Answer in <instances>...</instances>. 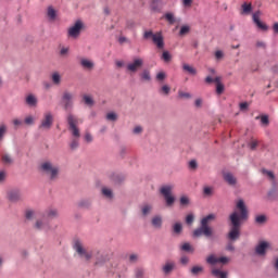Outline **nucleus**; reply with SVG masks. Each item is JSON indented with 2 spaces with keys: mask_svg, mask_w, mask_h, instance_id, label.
Returning a JSON list of instances; mask_svg holds the SVG:
<instances>
[{
  "mask_svg": "<svg viewBox=\"0 0 278 278\" xmlns=\"http://www.w3.org/2000/svg\"><path fill=\"white\" fill-rule=\"evenodd\" d=\"M83 99H84L86 105H94V100H92V97H90V96H84Z\"/></svg>",
  "mask_w": 278,
  "mask_h": 278,
  "instance_id": "nucleus-42",
  "label": "nucleus"
},
{
  "mask_svg": "<svg viewBox=\"0 0 278 278\" xmlns=\"http://www.w3.org/2000/svg\"><path fill=\"white\" fill-rule=\"evenodd\" d=\"M224 56H225V54L223 53V51L217 50V51L215 52V58H216V60H223Z\"/></svg>",
  "mask_w": 278,
  "mask_h": 278,
  "instance_id": "nucleus-55",
  "label": "nucleus"
},
{
  "mask_svg": "<svg viewBox=\"0 0 278 278\" xmlns=\"http://www.w3.org/2000/svg\"><path fill=\"white\" fill-rule=\"evenodd\" d=\"M68 54V48H62L60 51V55H67Z\"/></svg>",
  "mask_w": 278,
  "mask_h": 278,
  "instance_id": "nucleus-64",
  "label": "nucleus"
},
{
  "mask_svg": "<svg viewBox=\"0 0 278 278\" xmlns=\"http://www.w3.org/2000/svg\"><path fill=\"white\" fill-rule=\"evenodd\" d=\"M182 70L189 73L190 75H197V70L189 64H184Z\"/></svg>",
  "mask_w": 278,
  "mask_h": 278,
  "instance_id": "nucleus-30",
  "label": "nucleus"
},
{
  "mask_svg": "<svg viewBox=\"0 0 278 278\" xmlns=\"http://www.w3.org/2000/svg\"><path fill=\"white\" fill-rule=\"evenodd\" d=\"M80 65L83 68H87V71H92V68H94V63L88 59H81Z\"/></svg>",
  "mask_w": 278,
  "mask_h": 278,
  "instance_id": "nucleus-19",
  "label": "nucleus"
},
{
  "mask_svg": "<svg viewBox=\"0 0 278 278\" xmlns=\"http://www.w3.org/2000/svg\"><path fill=\"white\" fill-rule=\"evenodd\" d=\"M190 33V26H181L179 36H186V34Z\"/></svg>",
  "mask_w": 278,
  "mask_h": 278,
  "instance_id": "nucleus-45",
  "label": "nucleus"
},
{
  "mask_svg": "<svg viewBox=\"0 0 278 278\" xmlns=\"http://www.w3.org/2000/svg\"><path fill=\"white\" fill-rule=\"evenodd\" d=\"M48 218H58V210L50 208L46 212Z\"/></svg>",
  "mask_w": 278,
  "mask_h": 278,
  "instance_id": "nucleus-33",
  "label": "nucleus"
},
{
  "mask_svg": "<svg viewBox=\"0 0 278 278\" xmlns=\"http://www.w3.org/2000/svg\"><path fill=\"white\" fill-rule=\"evenodd\" d=\"M164 18L167 21V23H169V25H175V14L173 13H166L164 15Z\"/></svg>",
  "mask_w": 278,
  "mask_h": 278,
  "instance_id": "nucleus-32",
  "label": "nucleus"
},
{
  "mask_svg": "<svg viewBox=\"0 0 278 278\" xmlns=\"http://www.w3.org/2000/svg\"><path fill=\"white\" fill-rule=\"evenodd\" d=\"M75 99V94L71 91H64L61 98V105H63V110L68 112V110H73V100Z\"/></svg>",
  "mask_w": 278,
  "mask_h": 278,
  "instance_id": "nucleus-8",
  "label": "nucleus"
},
{
  "mask_svg": "<svg viewBox=\"0 0 278 278\" xmlns=\"http://www.w3.org/2000/svg\"><path fill=\"white\" fill-rule=\"evenodd\" d=\"M222 79L223 78L220 76L214 78L217 94H223V92H225V85H223Z\"/></svg>",
  "mask_w": 278,
  "mask_h": 278,
  "instance_id": "nucleus-17",
  "label": "nucleus"
},
{
  "mask_svg": "<svg viewBox=\"0 0 278 278\" xmlns=\"http://www.w3.org/2000/svg\"><path fill=\"white\" fill-rule=\"evenodd\" d=\"M51 127H53V114H51V112H47L43 114V118L41 119L39 129L49 130L51 129Z\"/></svg>",
  "mask_w": 278,
  "mask_h": 278,
  "instance_id": "nucleus-10",
  "label": "nucleus"
},
{
  "mask_svg": "<svg viewBox=\"0 0 278 278\" xmlns=\"http://www.w3.org/2000/svg\"><path fill=\"white\" fill-rule=\"evenodd\" d=\"M241 14H251V12H253V7L251 5V3H247L244 2L242 5H241Z\"/></svg>",
  "mask_w": 278,
  "mask_h": 278,
  "instance_id": "nucleus-25",
  "label": "nucleus"
},
{
  "mask_svg": "<svg viewBox=\"0 0 278 278\" xmlns=\"http://www.w3.org/2000/svg\"><path fill=\"white\" fill-rule=\"evenodd\" d=\"M203 270V266L195 265L190 269V273L193 277H199V275H202Z\"/></svg>",
  "mask_w": 278,
  "mask_h": 278,
  "instance_id": "nucleus-23",
  "label": "nucleus"
},
{
  "mask_svg": "<svg viewBox=\"0 0 278 278\" xmlns=\"http://www.w3.org/2000/svg\"><path fill=\"white\" fill-rule=\"evenodd\" d=\"M26 105H29V108H36L38 105V98L34 94H28L25 99Z\"/></svg>",
  "mask_w": 278,
  "mask_h": 278,
  "instance_id": "nucleus-18",
  "label": "nucleus"
},
{
  "mask_svg": "<svg viewBox=\"0 0 278 278\" xmlns=\"http://www.w3.org/2000/svg\"><path fill=\"white\" fill-rule=\"evenodd\" d=\"M197 166H198L197 161L193 160L189 162V168H191L192 170L197 169Z\"/></svg>",
  "mask_w": 278,
  "mask_h": 278,
  "instance_id": "nucleus-58",
  "label": "nucleus"
},
{
  "mask_svg": "<svg viewBox=\"0 0 278 278\" xmlns=\"http://www.w3.org/2000/svg\"><path fill=\"white\" fill-rule=\"evenodd\" d=\"M40 168L42 173L51 179V181H55V179H58V175H60V167L53 165L51 162L41 163Z\"/></svg>",
  "mask_w": 278,
  "mask_h": 278,
  "instance_id": "nucleus-4",
  "label": "nucleus"
},
{
  "mask_svg": "<svg viewBox=\"0 0 278 278\" xmlns=\"http://www.w3.org/2000/svg\"><path fill=\"white\" fill-rule=\"evenodd\" d=\"M151 210H153V206L146 204V205H143L141 212H142L143 216H147L148 214L151 213Z\"/></svg>",
  "mask_w": 278,
  "mask_h": 278,
  "instance_id": "nucleus-36",
  "label": "nucleus"
},
{
  "mask_svg": "<svg viewBox=\"0 0 278 278\" xmlns=\"http://www.w3.org/2000/svg\"><path fill=\"white\" fill-rule=\"evenodd\" d=\"M237 210L230 214L229 220L231 223L230 231L228 232V239L236 242L240 238V226L243 220L249 218V210H247V204L244 200H238Z\"/></svg>",
  "mask_w": 278,
  "mask_h": 278,
  "instance_id": "nucleus-1",
  "label": "nucleus"
},
{
  "mask_svg": "<svg viewBox=\"0 0 278 278\" xmlns=\"http://www.w3.org/2000/svg\"><path fill=\"white\" fill-rule=\"evenodd\" d=\"M180 205H184V206L190 205V199L188 197H186V195H182L180 198Z\"/></svg>",
  "mask_w": 278,
  "mask_h": 278,
  "instance_id": "nucleus-46",
  "label": "nucleus"
},
{
  "mask_svg": "<svg viewBox=\"0 0 278 278\" xmlns=\"http://www.w3.org/2000/svg\"><path fill=\"white\" fill-rule=\"evenodd\" d=\"M67 124H68V129L72 131V136L75 138L72 140L70 143V147L73 151L79 147V138H81V132L79 131V118L77 116L73 115V113H68L66 117Z\"/></svg>",
  "mask_w": 278,
  "mask_h": 278,
  "instance_id": "nucleus-2",
  "label": "nucleus"
},
{
  "mask_svg": "<svg viewBox=\"0 0 278 278\" xmlns=\"http://www.w3.org/2000/svg\"><path fill=\"white\" fill-rule=\"evenodd\" d=\"M224 181H226L228 186H236L238 184V179L231 173L224 174Z\"/></svg>",
  "mask_w": 278,
  "mask_h": 278,
  "instance_id": "nucleus-16",
  "label": "nucleus"
},
{
  "mask_svg": "<svg viewBox=\"0 0 278 278\" xmlns=\"http://www.w3.org/2000/svg\"><path fill=\"white\" fill-rule=\"evenodd\" d=\"M229 258L227 256L216 257V255L211 254L206 257V264L211 266H216V264H227Z\"/></svg>",
  "mask_w": 278,
  "mask_h": 278,
  "instance_id": "nucleus-12",
  "label": "nucleus"
},
{
  "mask_svg": "<svg viewBox=\"0 0 278 278\" xmlns=\"http://www.w3.org/2000/svg\"><path fill=\"white\" fill-rule=\"evenodd\" d=\"M239 108H240L241 112H244V110H249V103L242 102L239 104Z\"/></svg>",
  "mask_w": 278,
  "mask_h": 278,
  "instance_id": "nucleus-56",
  "label": "nucleus"
},
{
  "mask_svg": "<svg viewBox=\"0 0 278 278\" xmlns=\"http://www.w3.org/2000/svg\"><path fill=\"white\" fill-rule=\"evenodd\" d=\"M135 277H136V278H142V277H144V269H142V268H137L136 271H135Z\"/></svg>",
  "mask_w": 278,
  "mask_h": 278,
  "instance_id": "nucleus-47",
  "label": "nucleus"
},
{
  "mask_svg": "<svg viewBox=\"0 0 278 278\" xmlns=\"http://www.w3.org/2000/svg\"><path fill=\"white\" fill-rule=\"evenodd\" d=\"M129 262L131 264H136V262H138V254H130L129 255Z\"/></svg>",
  "mask_w": 278,
  "mask_h": 278,
  "instance_id": "nucleus-53",
  "label": "nucleus"
},
{
  "mask_svg": "<svg viewBox=\"0 0 278 278\" xmlns=\"http://www.w3.org/2000/svg\"><path fill=\"white\" fill-rule=\"evenodd\" d=\"M156 79H157V81H164V80L166 79V73L160 72V73L156 75Z\"/></svg>",
  "mask_w": 278,
  "mask_h": 278,
  "instance_id": "nucleus-50",
  "label": "nucleus"
},
{
  "mask_svg": "<svg viewBox=\"0 0 278 278\" xmlns=\"http://www.w3.org/2000/svg\"><path fill=\"white\" fill-rule=\"evenodd\" d=\"M212 276L217 278H227V271L214 268L212 269Z\"/></svg>",
  "mask_w": 278,
  "mask_h": 278,
  "instance_id": "nucleus-26",
  "label": "nucleus"
},
{
  "mask_svg": "<svg viewBox=\"0 0 278 278\" xmlns=\"http://www.w3.org/2000/svg\"><path fill=\"white\" fill-rule=\"evenodd\" d=\"M186 223L187 225H192V223H194V215L192 214L187 215Z\"/></svg>",
  "mask_w": 278,
  "mask_h": 278,
  "instance_id": "nucleus-51",
  "label": "nucleus"
},
{
  "mask_svg": "<svg viewBox=\"0 0 278 278\" xmlns=\"http://www.w3.org/2000/svg\"><path fill=\"white\" fill-rule=\"evenodd\" d=\"M173 229H174V233H179L184 228L180 223H176Z\"/></svg>",
  "mask_w": 278,
  "mask_h": 278,
  "instance_id": "nucleus-49",
  "label": "nucleus"
},
{
  "mask_svg": "<svg viewBox=\"0 0 278 278\" xmlns=\"http://www.w3.org/2000/svg\"><path fill=\"white\" fill-rule=\"evenodd\" d=\"M74 249L78 253V255H80V257H84L87 262L91 260L92 254L89 252H86V250L84 249V244H81V241L79 240L75 241Z\"/></svg>",
  "mask_w": 278,
  "mask_h": 278,
  "instance_id": "nucleus-11",
  "label": "nucleus"
},
{
  "mask_svg": "<svg viewBox=\"0 0 278 278\" xmlns=\"http://www.w3.org/2000/svg\"><path fill=\"white\" fill-rule=\"evenodd\" d=\"M189 262H190V258L188 256L180 257V264H182V266L188 265Z\"/></svg>",
  "mask_w": 278,
  "mask_h": 278,
  "instance_id": "nucleus-54",
  "label": "nucleus"
},
{
  "mask_svg": "<svg viewBox=\"0 0 278 278\" xmlns=\"http://www.w3.org/2000/svg\"><path fill=\"white\" fill-rule=\"evenodd\" d=\"M204 194H206L207 197H210V194H212V188L205 187V188H204Z\"/></svg>",
  "mask_w": 278,
  "mask_h": 278,
  "instance_id": "nucleus-63",
  "label": "nucleus"
},
{
  "mask_svg": "<svg viewBox=\"0 0 278 278\" xmlns=\"http://www.w3.org/2000/svg\"><path fill=\"white\" fill-rule=\"evenodd\" d=\"M160 3H162L161 0H152L151 2V10H153V12H160L161 8H160Z\"/></svg>",
  "mask_w": 278,
  "mask_h": 278,
  "instance_id": "nucleus-29",
  "label": "nucleus"
},
{
  "mask_svg": "<svg viewBox=\"0 0 278 278\" xmlns=\"http://www.w3.org/2000/svg\"><path fill=\"white\" fill-rule=\"evenodd\" d=\"M34 214H35L34 211L27 210L25 213L27 220H31V218H34Z\"/></svg>",
  "mask_w": 278,
  "mask_h": 278,
  "instance_id": "nucleus-52",
  "label": "nucleus"
},
{
  "mask_svg": "<svg viewBox=\"0 0 278 278\" xmlns=\"http://www.w3.org/2000/svg\"><path fill=\"white\" fill-rule=\"evenodd\" d=\"M255 223H257V225H264V223H266V217L265 215H257L255 217Z\"/></svg>",
  "mask_w": 278,
  "mask_h": 278,
  "instance_id": "nucleus-39",
  "label": "nucleus"
},
{
  "mask_svg": "<svg viewBox=\"0 0 278 278\" xmlns=\"http://www.w3.org/2000/svg\"><path fill=\"white\" fill-rule=\"evenodd\" d=\"M152 226L155 227V229H162V216H154L152 218Z\"/></svg>",
  "mask_w": 278,
  "mask_h": 278,
  "instance_id": "nucleus-22",
  "label": "nucleus"
},
{
  "mask_svg": "<svg viewBox=\"0 0 278 278\" xmlns=\"http://www.w3.org/2000/svg\"><path fill=\"white\" fill-rule=\"evenodd\" d=\"M268 242L266 241H261L256 247H255V253L256 255H260L261 257H264L266 255V251L268 250Z\"/></svg>",
  "mask_w": 278,
  "mask_h": 278,
  "instance_id": "nucleus-15",
  "label": "nucleus"
},
{
  "mask_svg": "<svg viewBox=\"0 0 278 278\" xmlns=\"http://www.w3.org/2000/svg\"><path fill=\"white\" fill-rule=\"evenodd\" d=\"M173 186L167 185V186H163L160 189L161 194L164 197L165 199V203L167 207H172V205L175 204V195H173Z\"/></svg>",
  "mask_w": 278,
  "mask_h": 278,
  "instance_id": "nucleus-6",
  "label": "nucleus"
},
{
  "mask_svg": "<svg viewBox=\"0 0 278 278\" xmlns=\"http://www.w3.org/2000/svg\"><path fill=\"white\" fill-rule=\"evenodd\" d=\"M134 134H142V127L141 126H136L134 128Z\"/></svg>",
  "mask_w": 278,
  "mask_h": 278,
  "instance_id": "nucleus-62",
  "label": "nucleus"
},
{
  "mask_svg": "<svg viewBox=\"0 0 278 278\" xmlns=\"http://www.w3.org/2000/svg\"><path fill=\"white\" fill-rule=\"evenodd\" d=\"M7 197L12 203L21 201V191L18 189H11L8 191Z\"/></svg>",
  "mask_w": 278,
  "mask_h": 278,
  "instance_id": "nucleus-14",
  "label": "nucleus"
},
{
  "mask_svg": "<svg viewBox=\"0 0 278 278\" xmlns=\"http://www.w3.org/2000/svg\"><path fill=\"white\" fill-rule=\"evenodd\" d=\"M118 119V115H116V113L111 112L106 114V121H117Z\"/></svg>",
  "mask_w": 278,
  "mask_h": 278,
  "instance_id": "nucleus-43",
  "label": "nucleus"
},
{
  "mask_svg": "<svg viewBox=\"0 0 278 278\" xmlns=\"http://www.w3.org/2000/svg\"><path fill=\"white\" fill-rule=\"evenodd\" d=\"M257 144H260V142L255 139H252L249 143L251 151H255L257 149Z\"/></svg>",
  "mask_w": 278,
  "mask_h": 278,
  "instance_id": "nucleus-44",
  "label": "nucleus"
},
{
  "mask_svg": "<svg viewBox=\"0 0 278 278\" xmlns=\"http://www.w3.org/2000/svg\"><path fill=\"white\" fill-rule=\"evenodd\" d=\"M140 77L143 81H151V73L149 70H144L141 74Z\"/></svg>",
  "mask_w": 278,
  "mask_h": 278,
  "instance_id": "nucleus-31",
  "label": "nucleus"
},
{
  "mask_svg": "<svg viewBox=\"0 0 278 278\" xmlns=\"http://www.w3.org/2000/svg\"><path fill=\"white\" fill-rule=\"evenodd\" d=\"M172 270H175V262L165 263V265L163 266V273L165 275H170Z\"/></svg>",
  "mask_w": 278,
  "mask_h": 278,
  "instance_id": "nucleus-21",
  "label": "nucleus"
},
{
  "mask_svg": "<svg viewBox=\"0 0 278 278\" xmlns=\"http://www.w3.org/2000/svg\"><path fill=\"white\" fill-rule=\"evenodd\" d=\"M102 194L104 197H106V199H112V197H113L112 189L103 188L102 189Z\"/></svg>",
  "mask_w": 278,
  "mask_h": 278,
  "instance_id": "nucleus-41",
  "label": "nucleus"
},
{
  "mask_svg": "<svg viewBox=\"0 0 278 278\" xmlns=\"http://www.w3.org/2000/svg\"><path fill=\"white\" fill-rule=\"evenodd\" d=\"M181 251H185L186 253H194V247H192L189 242L184 243L180 247Z\"/></svg>",
  "mask_w": 278,
  "mask_h": 278,
  "instance_id": "nucleus-27",
  "label": "nucleus"
},
{
  "mask_svg": "<svg viewBox=\"0 0 278 278\" xmlns=\"http://www.w3.org/2000/svg\"><path fill=\"white\" fill-rule=\"evenodd\" d=\"M3 164H12V157L9 154L2 155Z\"/></svg>",
  "mask_w": 278,
  "mask_h": 278,
  "instance_id": "nucleus-48",
  "label": "nucleus"
},
{
  "mask_svg": "<svg viewBox=\"0 0 278 278\" xmlns=\"http://www.w3.org/2000/svg\"><path fill=\"white\" fill-rule=\"evenodd\" d=\"M178 97L179 99H192V94H190V92H186L182 90L178 91Z\"/></svg>",
  "mask_w": 278,
  "mask_h": 278,
  "instance_id": "nucleus-34",
  "label": "nucleus"
},
{
  "mask_svg": "<svg viewBox=\"0 0 278 278\" xmlns=\"http://www.w3.org/2000/svg\"><path fill=\"white\" fill-rule=\"evenodd\" d=\"M260 16H262V12L256 11L255 13H253V15H252L253 23H255V25H256V27H258V29H262L263 31H267L268 26L260 20Z\"/></svg>",
  "mask_w": 278,
  "mask_h": 278,
  "instance_id": "nucleus-13",
  "label": "nucleus"
},
{
  "mask_svg": "<svg viewBox=\"0 0 278 278\" xmlns=\"http://www.w3.org/2000/svg\"><path fill=\"white\" fill-rule=\"evenodd\" d=\"M81 29H84V22L80 20L76 21L73 26L67 29V37L77 40L81 35Z\"/></svg>",
  "mask_w": 278,
  "mask_h": 278,
  "instance_id": "nucleus-7",
  "label": "nucleus"
},
{
  "mask_svg": "<svg viewBox=\"0 0 278 278\" xmlns=\"http://www.w3.org/2000/svg\"><path fill=\"white\" fill-rule=\"evenodd\" d=\"M263 174L267 175V177H269V179H275V174H273V172H270V170L264 169Z\"/></svg>",
  "mask_w": 278,
  "mask_h": 278,
  "instance_id": "nucleus-57",
  "label": "nucleus"
},
{
  "mask_svg": "<svg viewBox=\"0 0 278 278\" xmlns=\"http://www.w3.org/2000/svg\"><path fill=\"white\" fill-rule=\"evenodd\" d=\"M47 16L49 21H55V18H58V11L50 5L47 10Z\"/></svg>",
  "mask_w": 278,
  "mask_h": 278,
  "instance_id": "nucleus-20",
  "label": "nucleus"
},
{
  "mask_svg": "<svg viewBox=\"0 0 278 278\" xmlns=\"http://www.w3.org/2000/svg\"><path fill=\"white\" fill-rule=\"evenodd\" d=\"M35 228L39 230L47 229V224L42 220H37L35 224Z\"/></svg>",
  "mask_w": 278,
  "mask_h": 278,
  "instance_id": "nucleus-37",
  "label": "nucleus"
},
{
  "mask_svg": "<svg viewBox=\"0 0 278 278\" xmlns=\"http://www.w3.org/2000/svg\"><path fill=\"white\" fill-rule=\"evenodd\" d=\"M142 66H144V60L136 58L132 60V62L127 64L126 70L128 73H138Z\"/></svg>",
  "mask_w": 278,
  "mask_h": 278,
  "instance_id": "nucleus-9",
  "label": "nucleus"
},
{
  "mask_svg": "<svg viewBox=\"0 0 278 278\" xmlns=\"http://www.w3.org/2000/svg\"><path fill=\"white\" fill-rule=\"evenodd\" d=\"M194 105H195V108H201L203 105V100L201 98H198L194 101Z\"/></svg>",
  "mask_w": 278,
  "mask_h": 278,
  "instance_id": "nucleus-59",
  "label": "nucleus"
},
{
  "mask_svg": "<svg viewBox=\"0 0 278 278\" xmlns=\"http://www.w3.org/2000/svg\"><path fill=\"white\" fill-rule=\"evenodd\" d=\"M261 123H262V125H268V116H266V115H263L262 117H261Z\"/></svg>",
  "mask_w": 278,
  "mask_h": 278,
  "instance_id": "nucleus-60",
  "label": "nucleus"
},
{
  "mask_svg": "<svg viewBox=\"0 0 278 278\" xmlns=\"http://www.w3.org/2000/svg\"><path fill=\"white\" fill-rule=\"evenodd\" d=\"M161 94H165L166 97H168L170 94V87L168 85H164L161 89H160Z\"/></svg>",
  "mask_w": 278,
  "mask_h": 278,
  "instance_id": "nucleus-35",
  "label": "nucleus"
},
{
  "mask_svg": "<svg viewBox=\"0 0 278 278\" xmlns=\"http://www.w3.org/2000/svg\"><path fill=\"white\" fill-rule=\"evenodd\" d=\"M51 79H52V84H54V86H60V84H62V76L58 72H54L52 74Z\"/></svg>",
  "mask_w": 278,
  "mask_h": 278,
  "instance_id": "nucleus-24",
  "label": "nucleus"
},
{
  "mask_svg": "<svg viewBox=\"0 0 278 278\" xmlns=\"http://www.w3.org/2000/svg\"><path fill=\"white\" fill-rule=\"evenodd\" d=\"M143 38L144 40H149V38H151L157 49H164V36H162V33L153 34L152 30H147L143 34Z\"/></svg>",
  "mask_w": 278,
  "mask_h": 278,
  "instance_id": "nucleus-5",
  "label": "nucleus"
},
{
  "mask_svg": "<svg viewBox=\"0 0 278 278\" xmlns=\"http://www.w3.org/2000/svg\"><path fill=\"white\" fill-rule=\"evenodd\" d=\"M8 134V126L5 124H0V142L3 141L5 135Z\"/></svg>",
  "mask_w": 278,
  "mask_h": 278,
  "instance_id": "nucleus-28",
  "label": "nucleus"
},
{
  "mask_svg": "<svg viewBox=\"0 0 278 278\" xmlns=\"http://www.w3.org/2000/svg\"><path fill=\"white\" fill-rule=\"evenodd\" d=\"M85 140L86 142H92V135H90V132H86Z\"/></svg>",
  "mask_w": 278,
  "mask_h": 278,
  "instance_id": "nucleus-61",
  "label": "nucleus"
},
{
  "mask_svg": "<svg viewBox=\"0 0 278 278\" xmlns=\"http://www.w3.org/2000/svg\"><path fill=\"white\" fill-rule=\"evenodd\" d=\"M162 60H164V62H170V60H173V56L170 55V52L164 51L163 54H162Z\"/></svg>",
  "mask_w": 278,
  "mask_h": 278,
  "instance_id": "nucleus-38",
  "label": "nucleus"
},
{
  "mask_svg": "<svg viewBox=\"0 0 278 278\" xmlns=\"http://www.w3.org/2000/svg\"><path fill=\"white\" fill-rule=\"evenodd\" d=\"M24 123L25 125H34V123H36V118H34L31 115H28L25 117Z\"/></svg>",
  "mask_w": 278,
  "mask_h": 278,
  "instance_id": "nucleus-40",
  "label": "nucleus"
},
{
  "mask_svg": "<svg viewBox=\"0 0 278 278\" xmlns=\"http://www.w3.org/2000/svg\"><path fill=\"white\" fill-rule=\"evenodd\" d=\"M212 220H216V214H208L203 217L200 222L201 227L193 231V238H201V236L210 238L213 233L212 227H210Z\"/></svg>",
  "mask_w": 278,
  "mask_h": 278,
  "instance_id": "nucleus-3",
  "label": "nucleus"
}]
</instances>
